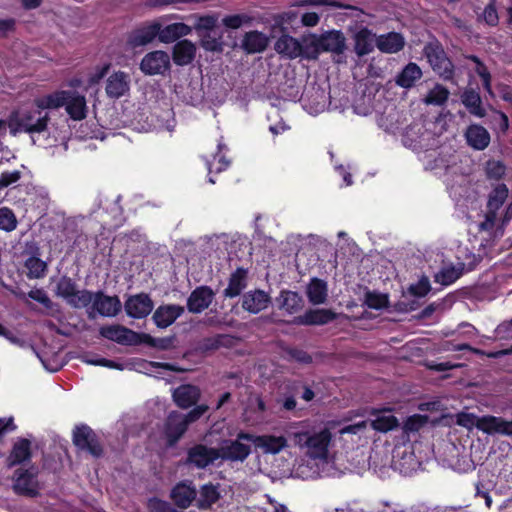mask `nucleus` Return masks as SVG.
<instances>
[{"mask_svg": "<svg viewBox=\"0 0 512 512\" xmlns=\"http://www.w3.org/2000/svg\"><path fill=\"white\" fill-rule=\"evenodd\" d=\"M423 52L432 70L442 80L454 81L455 66L440 42L435 41L427 43L424 46Z\"/></svg>", "mask_w": 512, "mask_h": 512, "instance_id": "obj_1", "label": "nucleus"}, {"mask_svg": "<svg viewBox=\"0 0 512 512\" xmlns=\"http://www.w3.org/2000/svg\"><path fill=\"white\" fill-rule=\"evenodd\" d=\"M296 17L293 12H286L275 18V25L280 28L282 35L274 44L275 51L288 59H295L301 55L300 40L288 34V27L292 20Z\"/></svg>", "mask_w": 512, "mask_h": 512, "instance_id": "obj_2", "label": "nucleus"}, {"mask_svg": "<svg viewBox=\"0 0 512 512\" xmlns=\"http://www.w3.org/2000/svg\"><path fill=\"white\" fill-rule=\"evenodd\" d=\"M331 437V432L325 428L313 434L308 431L296 432L293 434V441L295 445L307 448V454L311 458L321 459L327 456Z\"/></svg>", "mask_w": 512, "mask_h": 512, "instance_id": "obj_3", "label": "nucleus"}, {"mask_svg": "<svg viewBox=\"0 0 512 512\" xmlns=\"http://www.w3.org/2000/svg\"><path fill=\"white\" fill-rule=\"evenodd\" d=\"M55 295L64 299L74 309L86 308L92 301V291L78 290L77 283L67 275L61 276L55 286Z\"/></svg>", "mask_w": 512, "mask_h": 512, "instance_id": "obj_4", "label": "nucleus"}, {"mask_svg": "<svg viewBox=\"0 0 512 512\" xmlns=\"http://www.w3.org/2000/svg\"><path fill=\"white\" fill-rule=\"evenodd\" d=\"M50 121L49 114L43 109L36 108L22 112L15 120L16 128L12 132L23 131L28 134L42 133L47 130Z\"/></svg>", "mask_w": 512, "mask_h": 512, "instance_id": "obj_5", "label": "nucleus"}, {"mask_svg": "<svg viewBox=\"0 0 512 512\" xmlns=\"http://www.w3.org/2000/svg\"><path fill=\"white\" fill-rule=\"evenodd\" d=\"M72 442L78 450L87 452L96 458L101 457L103 454V447L97 434L86 424L75 426Z\"/></svg>", "mask_w": 512, "mask_h": 512, "instance_id": "obj_6", "label": "nucleus"}, {"mask_svg": "<svg viewBox=\"0 0 512 512\" xmlns=\"http://www.w3.org/2000/svg\"><path fill=\"white\" fill-rule=\"evenodd\" d=\"M157 33H159V21L143 23L127 34L126 45L130 49L146 46L158 39Z\"/></svg>", "mask_w": 512, "mask_h": 512, "instance_id": "obj_7", "label": "nucleus"}, {"mask_svg": "<svg viewBox=\"0 0 512 512\" xmlns=\"http://www.w3.org/2000/svg\"><path fill=\"white\" fill-rule=\"evenodd\" d=\"M238 438L252 442L256 448L261 449L265 454H277L287 446V439L284 436L253 435L249 432L240 431Z\"/></svg>", "mask_w": 512, "mask_h": 512, "instance_id": "obj_8", "label": "nucleus"}, {"mask_svg": "<svg viewBox=\"0 0 512 512\" xmlns=\"http://www.w3.org/2000/svg\"><path fill=\"white\" fill-rule=\"evenodd\" d=\"M170 67V57L162 50L147 53L140 62L141 72L148 76L164 75Z\"/></svg>", "mask_w": 512, "mask_h": 512, "instance_id": "obj_9", "label": "nucleus"}, {"mask_svg": "<svg viewBox=\"0 0 512 512\" xmlns=\"http://www.w3.org/2000/svg\"><path fill=\"white\" fill-rule=\"evenodd\" d=\"M99 334L120 345L138 346L140 332H136L120 324L106 325L99 329Z\"/></svg>", "mask_w": 512, "mask_h": 512, "instance_id": "obj_10", "label": "nucleus"}, {"mask_svg": "<svg viewBox=\"0 0 512 512\" xmlns=\"http://www.w3.org/2000/svg\"><path fill=\"white\" fill-rule=\"evenodd\" d=\"M337 318L338 314L331 309L309 308L303 314L295 316L290 323L298 326H322Z\"/></svg>", "mask_w": 512, "mask_h": 512, "instance_id": "obj_11", "label": "nucleus"}, {"mask_svg": "<svg viewBox=\"0 0 512 512\" xmlns=\"http://www.w3.org/2000/svg\"><path fill=\"white\" fill-rule=\"evenodd\" d=\"M90 304H92V311L97 312L102 317H115L122 310V303L117 295L109 296L101 290L92 292Z\"/></svg>", "mask_w": 512, "mask_h": 512, "instance_id": "obj_12", "label": "nucleus"}, {"mask_svg": "<svg viewBox=\"0 0 512 512\" xmlns=\"http://www.w3.org/2000/svg\"><path fill=\"white\" fill-rule=\"evenodd\" d=\"M184 414L178 411H171L164 424V434L169 447H173L182 438L188 429Z\"/></svg>", "mask_w": 512, "mask_h": 512, "instance_id": "obj_13", "label": "nucleus"}, {"mask_svg": "<svg viewBox=\"0 0 512 512\" xmlns=\"http://www.w3.org/2000/svg\"><path fill=\"white\" fill-rule=\"evenodd\" d=\"M197 489L191 480H182L170 490V499L179 509L189 508L196 500Z\"/></svg>", "mask_w": 512, "mask_h": 512, "instance_id": "obj_14", "label": "nucleus"}, {"mask_svg": "<svg viewBox=\"0 0 512 512\" xmlns=\"http://www.w3.org/2000/svg\"><path fill=\"white\" fill-rule=\"evenodd\" d=\"M153 308V300L146 293L131 295L124 303L126 314L134 319L146 318L152 312Z\"/></svg>", "mask_w": 512, "mask_h": 512, "instance_id": "obj_15", "label": "nucleus"}, {"mask_svg": "<svg viewBox=\"0 0 512 512\" xmlns=\"http://www.w3.org/2000/svg\"><path fill=\"white\" fill-rule=\"evenodd\" d=\"M220 458V451L217 448L207 447L203 444H196L187 452V463L193 464L198 469H204Z\"/></svg>", "mask_w": 512, "mask_h": 512, "instance_id": "obj_16", "label": "nucleus"}, {"mask_svg": "<svg viewBox=\"0 0 512 512\" xmlns=\"http://www.w3.org/2000/svg\"><path fill=\"white\" fill-rule=\"evenodd\" d=\"M37 471L34 468L18 469L15 471L14 491L18 495L36 497L38 496V486L36 483Z\"/></svg>", "mask_w": 512, "mask_h": 512, "instance_id": "obj_17", "label": "nucleus"}, {"mask_svg": "<svg viewBox=\"0 0 512 512\" xmlns=\"http://www.w3.org/2000/svg\"><path fill=\"white\" fill-rule=\"evenodd\" d=\"M215 293L209 286L196 287L187 299V309L191 313H201L207 309L213 299Z\"/></svg>", "mask_w": 512, "mask_h": 512, "instance_id": "obj_18", "label": "nucleus"}, {"mask_svg": "<svg viewBox=\"0 0 512 512\" xmlns=\"http://www.w3.org/2000/svg\"><path fill=\"white\" fill-rule=\"evenodd\" d=\"M239 338L230 334H216L210 337H204L197 344V351L202 354L214 352L220 348H233Z\"/></svg>", "mask_w": 512, "mask_h": 512, "instance_id": "obj_19", "label": "nucleus"}, {"mask_svg": "<svg viewBox=\"0 0 512 512\" xmlns=\"http://www.w3.org/2000/svg\"><path fill=\"white\" fill-rule=\"evenodd\" d=\"M130 90V77L123 71L112 73L106 80L105 91L110 99H119Z\"/></svg>", "mask_w": 512, "mask_h": 512, "instance_id": "obj_20", "label": "nucleus"}, {"mask_svg": "<svg viewBox=\"0 0 512 512\" xmlns=\"http://www.w3.org/2000/svg\"><path fill=\"white\" fill-rule=\"evenodd\" d=\"M183 313V306L163 304L156 308L152 319L158 328L164 329L172 325Z\"/></svg>", "mask_w": 512, "mask_h": 512, "instance_id": "obj_21", "label": "nucleus"}, {"mask_svg": "<svg viewBox=\"0 0 512 512\" xmlns=\"http://www.w3.org/2000/svg\"><path fill=\"white\" fill-rule=\"evenodd\" d=\"M270 301L271 298L268 293L255 289L243 294L241 306L243 310L251 314H258L268 307Z\"/></svg>", "mask_w": 512, "mask_h": 512, "instance_id": "obj_22", "label": "nucleus"}, {"mask_svg": "<svg viewBox=\"0 0 512 512\" xmlns=\"http://www.w3.org/2000/svg\"><path fill=\"white\" fill-rule=\"evenodd\" d=\"M174 403L181 409H188L197 404L201 397L199 387L192 384H182L174 389Z\"/></svg>", "mask_w": 512, "mask_h": 512, "instance_id": "obj_23", "label": "nucleus"}, {"mask_svg": "<svg viewBox=\"0 0 512 512\" xmlns=\"http://www.w3.org/2000/svg\"><path fill=\"white\" fill-rule=\"evenodd\" d=\"M249 271L244 267H237L235 271L230 274L228 285L223 291V296L228 299H233L242 294L248 285Z\"/></svg>", "mask_w": 512, "mask_h": 512, "instance_id": "obj_24", "label": "nucleus"}, {"mask_svg": "<svg viewBox=\"0 0 512 512\" xmlns=\"http://www.w3.org/2000/svg\"><path fill=\"white\" fill-rule=\"evenodd\" d=\"M192 32V27L183 23V22H175L163 26L159 22V33L158 40L164 44H170L175 41H179L180 38L190 35Z\"/></svg>", "mask_w": 512, "mask_h": 512, "instance_id": "obj_25", "label": "nucleus"}, {"mask_svg": "<svg viewBox=\"0 0 512 512\" xmlns=\"http://www.w3.org/2000/svg\"><path fill=\"white\" fill-rule=\"evenodd\" d=\"M244 439L231 440L227 442L225 446H222L220 451V458L229 461H241L243 462L251 454V447L248 444L242 443Z\"/></svg>", "mask_w": 512, "mask_h": 512, "instance_id": "obj_26", "label": "nucleus"}, {"mask_svg": "<svg viewBox=\"0 0 512 512\" xmlns=\"http://www.w3.org/2000/svg\"><path fill=\"white\" fill-rule=\"evenodd\" d=\"M269 45L268 36L258 30L246 32L241 41V48L247 54L264 52Z\"/></svg>", "mask_w": 512, "mask_h": 512, "instance_id": "obj_27", "label": "nucleus"}, {"mask_svg": "<svg viewBox=\"0 0 512 512\" xmlns=\"http://www.w3.org/2000/svg\"><path fill=\"white\" fill-rule=\"evenodd\" d=\"M321 52H331L337 55L344 53L346 39L340 30H330L320 35Z\"/></svg>", "mask_w": 512, "mask_h": 512, "instance_id": "obj_28", "label": "nucleus"}, {"mask_svg": "<svg viewBox=\"0 0 512 512\" xmlns=\"http://www.w3.org/2000/svg\"><path fill=\"white\" fill-rule=\"evenodd\" d=\"M195 55L196 46L188 39L179 40L172 49V60L178 66L190 64L194 60Z\"/></svg>", "mask_w": 512, "mask_h": 512, "instance_id": "obj_29", "label": "nucleus"}, {"mask_svg": "<svg viewBox=\"0 0 512 512\" xmlns=\"http://www.w3.org/2000/svg\"><path fill=\"white\" fill-rule=\"evenodd\" d=\"M32 457L31 441L27 438H19L6 459L8 467H14L22 464L25 461H29Z\"/></svg>", "mask_w": 512, "mask_h": 512, "instance_id": "obj_30", "label": "nucleus"}, {"mask_svg": "<svg viewBox=\"0 0 512 512\" xmlns=\"http://www.w3.org/2000/svg\"><path fill=\"white\" fill-rule=\"evenodd\" d=\"M405 46V39L401 33L388 32L376 36V47L386 54H394L401 51Z\"/></svg>", "mask_w": 512, "mask_h": 512, "instance_id": "obj_31", "label": "nucleus"}, {"mask_svg": "<svg viewBox=\"0 0 512 512\" xmlns=\"http://www.w3.org/2000/svg\"><path fill=\"white\" fill-rule=\"evenodd\" d=\"M465 137L467 144L479 151L486 149L491 140L487 129L478 124L470 125L465 132Z\"/></svg>", "mask_w": 512, "mask_h": 512, "instance_id": "obj_32", "label": "nucleus"}, {"mask_svg": "<svg viewBox=\"0 0 512 512\" xmlns=\"http://www.w3.org/2000/svg\"><path fill=\"white\" fill-rule=\"evenodd\" d=\"M461 102L471 115L479 118L486 116L478 88H466L461 94Z\"/></svg>", "mask_w": 512, "mask_h": 512, "instance_id": "obj_33", "label": "nucleus"}, {"mask_svg": "<svg viewBox=\"0 0 512 512\" xmlns=\"http://www.w3.org/2000/svg\"><path fill=\"white\" fill-rule=\"evenodd\" d=\"M376 46V35L367 27H362L354 35V51L359 57L370 54Z\"/></svg>", "mask_w": 512, "mask_h": 512, "instance_id": "obj_34", "label": "nucleus"}, {"mask_svg": "<svg viewBox=\"0 0 512 512\" xmlns=\"http://www.w3.org/2000/svg\"><path fill=\"white\" fill-rule=\"evenodd\" d=\"M220 497L219 484L205 483L200 486L199 497H196L195 500L196 506L200 510L211 509L219 501Z\"/></svg>", "mask_w": 512, "mask_h": 512, "instance_id": "obj_35", "label": "nucleus"}, {"mask_svg": "<svg viewBox=\"0 0 512 512\" xmlns=\"http://www.w3.org/2000/svg\"><path fill=\"white\" fill-rule=\"evenodd\" d=\"M65 110L69 117L75 121H81L87 116V104L84 95L71 91L66 102Z\"/></svg>", "mask_w": 512, "mask_h": 512, "instance_id": "obj_36", "label": "nucleus"}, {"mask_svg": "<svg viewBox=\"0 0 512 512\" xmlns=\"http://www.w3.org/2000/svg\"><path fill=\"white\" fill-rule=\"evenodd\" d=\"M422 70L418 64L409 62L396 76L395 83L405 89L412 88L416 81L422 77Z\"/></svg>", "mask_w": 512, "mask_h": 512, "instance_id": "obj_37", "label": "nucleus"}, {"mask_svg": "<svg viewBox=\"0 0 512 512\" xmlns=\"http://www.w3.org/2000/svg\"><path fill=\"white\" fill-rule=\"evenodd\" d=\"M71 90H57L35 100V105L43 110L58 109L66 106Z\"/></svg>", "mask_w": 512, "mask_h": 512, "instance_id": "obj_38", "label": "nucleus"}, {"mask_svg": "<svg viewBox=\"0 0 512 512\" xmlns=\"http://www.w3.org/2000/svg\"><path fill=\"white\" fill-rule=\"evenodd\" d=\"M300 57L307 60H317L321 52L320 35L310 33L303 35L300 40Z\"/></svg>", "mask_w": 512, "mask_h": 512, "instance_id": "obj_39", "label": "nucleus"}, {"mask_svg": "<svg viewBox=\"0 0 512 512\" xmlns=\"http://www.w3.org/2000/svg\"><path fill=\"white\" fill-rule=\"evenodd\" d=\"M307 296L313 305H320L327 300V284L324 280L313 278L307 288Z\"/></svg>", "mask_w": 512, "mask_h": 512, "instance_id": "obj_40", "label": "nucleus"}, {"mask_svg": "<svg viewBox=\"0 0 512 512\" xmlns=\"http://www.w3.org/2000/svg\"><path fill=\"white\" fill-rule=\"evenodd\" d=\"M486 423L489 424L485 426L488 429V435L499 434L512 437V419L507 420L500 416L491 415Z\"/></svg>", "mask_w": 512, "mask_h": 512, "instance_id": "obj_41", "label": "nucleus"}, {"mask_svg": "<svg viewBox=\"0 0 512 512\" xmlns=\"http://www.w3.org/2000/svg\"><path fill=\"white\" fill-rule=\"evenodd\" d=\"M491 415L477 416L473 413H460L457 418V423L460 426L471 429L472 427H476L478 430L483 433H488V429L485 426L489 424L486 423Z\"/></svg>", "mask_w": 512, "mask_h": 512, "instance_id": "obj_42", "label": "nucleus"}, {"mask_svg": "<svg viewBox=\"0 0 512 512\" xmlns=\"http://www.w3.org/2000/svg\"><path fill=\"white\" fill-rule=\"evenodd\" d=\"M197 35L200 38V45L204 50L209 52H222L223 42L221 33L216 34L214 30L213 32L207 31Z\"/></svg>", "mask_w": 512, "mask_h": 512, "instance_id": "obj_43", "label": "nucleus"}, {"mask_svg": "<svg viewBox=\"0 0 512 512\" xmlns=\"http://www.w3.org/2000/svg\"><path fill=\"white\" fill-rule=\"evenodd\" d=\"M174 337L155 338L148 333L140 332L139 345L146 344L159 350H169L173 347Z\"/></svg>", "mask_w": 512, "mask_h": 512, "instance_id": "obj_44", "label": "nucleus"}, {"mask_svg": "<svg viewBox=\"0 0 512 512\" xmlns=\"http://www.w3.org/2000/svg\"><path fill=\"white\" fill-rule=\"evenodd\" d=\"M281 307L288 313L293 314L301 309L303 300L301 296L294 291H282L280 294Z\"/></svg>", "mask_w": 512, "mask_h": 512, "instance_id": "obj_45", "label": "nucleus"}, {"mask_svg": "<svg viewBox=\"0 0 512 512\" xmlns=\"http://www.w3.org/2000/svg\"><path fill=\"white\" fill-rule=\"evenodd\" d=\"M253 21L254 17L246 13L231 14L222 18V25L227 29L236 30L242 26H250Z\"/></svg>", "mask_w": 512, "mask_h": 512, "instance_id": "obj_46", "label": "nucleus"}, {"mask_svg": "<svg viewBox=\"0 0 512 512\" xmlns=\"http://www.w3.org/2000/svg\"><path fill=\"white\" fill-rule=\"evenodd\" d=\"M449 95L450 92L445 86L441 84H436L428 92L425 98V103L430 105L442 106L447 102Z\"/></svg>", "mask_w": 512, "mask_h": 512, "instance_id": "obj_47", "label": "nucleus"}, {"mask_svg": "<svg viewBox=\"0 0 512 512\" xmlns=\"http://www.w3.org/2000/svg\"><path fill=\"white\" fill-rule=\"evenodd\" d=\"M399 425V421L396 416L394 415H377L375 419L371 421V427L379 432H388L395 428H397Z\"/></svg>", "mask_w": 512, "mask_h": 512, "instance_id": "obj_48", "label": "nucleus"}, {"mask_svg": "<svg viewBox=\"0 0 512 512\" xmlns=\"http://www.w3.org/2000/svg\"><path fill=\"white\" fill-rule=\"evenodd\" d=\"M223 149H226V145L219 142L217 145V152L213 156V160L208 162L209 173H220L229 167L230 160H228L226 156L222 154Z\"/></svg>", "mask_w": 512, "mask_h": 512, "instance_id": "obj_49", "label": "nucleus"}, {"mask_svg": "<svg viewBox=\"0 0 512 512\" xmlns=\"http://www.w3.org/2000/svg\"><path fill=\"white\" fill-rule=\"evenodd\" d=\"M196 22L194 24V30L197 34L203 32H213L217 28L218 16L216 14L207 15H195Z\"/></svg>", "mask_w": 512, "mask_h": 512, "instance_id": "obj_50", "label": "nucleus"}, {"mask_svg": "<svg viewBox=\"0 0 512 512\" xmlns=\"http://www.w3.org/2000/svg\"><path fill=\"white\" fill-rule=\"evenodd\" d=\"M25 267L28 269V277L39 279L44 277L47 270V264L39 257L31 256L25 261Z\"/></svg>", "mask_w": 512, "mask_h": 512, "instance_id": "obj_51", "label": "nucleus"}, {"mask_svg": "<svg viewBox=\"0 0 512 512\" xmlns=\"http://www.w3.org/2000/svg\"><path fill=\"white\" fill-rule=\"evenodd\" d=\"M283 352L287 361H294L305 365L313 362L312 356L301 348L288 346L283 348Z\"/></svg>", "mask_w": 512, "mask_h": 512, "instance_id": "obj_52", "label": "nucleus"}, {"mask_svg": "<svg viewBox=\"0 0 512 512\" xmlns=\"http://www.w3.org/2000/svg\"><path fill=\"white\" fill-rule=\"evenodd\" d=\"M508 196V188L505 184L497 185L489 195L487 207L499 210Z\"/></svg>", "mask_w": 512, "mask_h": 512, "instance_id": "obj_53", "label": "nucleus"}, {"mask_svg": "<svg viewBox=\"0 0 512 512\" xmlns=\"http://www.w3.org/2000/svg\"><path fill=\"white\" fill-rule=\"evenodd\" d=\"M18 220L12 209L8 207L0 208V230L12 232L17 228Z\"/></svg>", "mask_w": 512, "mask_h": 512, "instance_id": "obj_54", "label": "nucleus"}, {"mask_svg": "<svg viewBox=\"0 0 512 512\" xmlns=\"http://www.w3.org/2000/svg\"><path fill=\"white\" fill-rule=\"evenodd\" d=\"M461 276V271L451 266L443 268L434 276V281L440 283L443 286H449L453 284Z\"/></svg>", "mask_w": 512, "mask_h": 512, "instance_id": "obj_55", "label": "nucleus"}, {"mask_svg": "<svg viewBox=\"0 0 512 512\" xmlns=\"http://www.w3.org/2000/svg\"><path fill=\"white\" fill-rule=\"evenodd\" d=\"M365 304L369 308L376 310L386 308L389 304L388 295L376 292H367Z\"/></svg>", "mask_w": 512, "mask_h": 512, "instance_id": "obj_56", "label": "nucleus"}, {"mask_svg": "<svg viewBox=\"0 0 512 512\" xmlns=\"http://www.w3.org/2000/svg\"><path fill=\"white\" fill-rule=\"evenodd\" d=\"M483 19V21L491 27H495L499 23V16L496 9L495 0H490V2L485 6L484 11L481 16L478 18Z\"/></svg>", "mask_w": 512, "mask_h": 512, "instance_id": "obj_57", "label": "nucleus"}, {"mask_svg": "<svg viewBox=\"0 0 512 512\" xmlns=\"http://www.w3.org/2000/svg\"><path fill=\"white\" fill-rule=\"evenodd\" d=\"M431 290V285L428 277L422 276L415 284L408 287V293L414 297H425Z\"/></svg>", "mask_w": 512, "mask_h": 512, "instance_id": "obj_58", "label": "nucleus"}, {"mask_svg": "<svg viewBox=\"0 0 512 512\" xmlns=\"http://www.w3.org/2000/svg\"><path fill=\"white\" fill-rule=\"evenodd\" d=\"M427 422V416L414 414L409 416L404 424L403 431L405 433L418 432Z\"/></svg>", "mask_w": 512, "mask_h": 512, "instance_id": "obj_59", "label": "nucleus"}, {"mask_svg": "<svg viewBox=\"0 0 512 512\" xmlns=\"http://www.w3.org/2000/svg\"><path fill=\"white\" fill-rule=\"evenodd\" d=\"M28 297L40 304H42L46 309H51L53 307L52 300L48 297L46 292L43 289H32L28 292Z\"/></svg>", "mask_w": 512, "mask_h": 512, "instance_id": "obj_60", "label": "nucleus"}, {"mask_svg": "<svg viewBox=\"0 0 512 512\" xmlns=\"http://www.w3.org/2000/svg\"><path fill=\"white\" fill-rule=\"evenodd\" d=\"M208 410H209L208 405L200 404V405H196L188 413L184 414V418H185L188 426L190 424L198 421Z\"/></svg>", "mask_w": 512, "mask_h": 512, "instance_id": "obj_61", "label": "nucleus"}, {"mask_svg": "<svg viewBox=\"0 0 512 512\" xmlns=\"http://www.w3.org/2000/svg\"><path fill=\"white\" fill-rule=\"evenodd\" d=\"M505 174V165L500 161H489L487 163V176L496 180L501 179Z\"/></svg>", "mask_w": 512, "mask_h": 512, "instance_id": "obj_62", "label": "nucleus"}, {"mask_svg": "<svg viewBox=\"0 0 512 512\" xmlns=\"http://www.w3.org/2000/svg\"><path fill=\"white\" fill-rule=\"evenodd\" d=\"M109 69V63L96 67L95 72L92 73L88 78L89 86H94L98 84L107 75Z\"/></svg>", "mask_w": 512, "mask_h": 512, "instance_id": "obj_63", "label": "nucleus"}, {"mask_svg": "<svg viewBox=\"0 0 512 512\" xmlns=\"http://www.w3.org/2000/svg\"><path fill=\"white\" fill-rule=\"evenodd\" d=\"M464 57L465 59L475 63V72L479 77L486 76L487 74L490 73L485 63L477 55L469 54L465 55Z\"/></svg>", "mask_w": 512, "mask_h": 512, "instance_id": "obj_64", "label": "nucleus"}]
</instances>
